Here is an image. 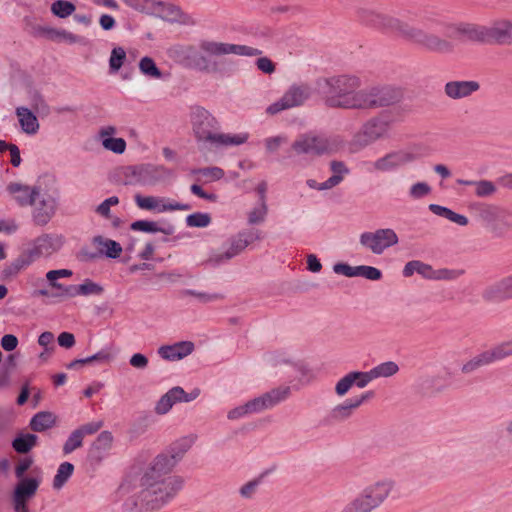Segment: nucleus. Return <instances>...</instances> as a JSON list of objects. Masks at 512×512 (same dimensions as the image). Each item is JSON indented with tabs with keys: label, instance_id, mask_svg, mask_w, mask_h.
I'll list each match as a JSON object with an SVG mask.
<instances>
[{
	"label": "nucleus",
	"instance_id": "nucleus-45",
	"mask_svg": "<svg viewBox=\"0 0 512 512\" xmlns=\"http://www.w3.org/2000/svg\"><path fill=\"white\" fill-rule=\"evenodd\" d=\"M375 379L387 378L395 375L399 371L398 365L393 361L381 363L372 368Z\"/></svg>",
	"mask_w": 512,
	"mask_h": 512
},
{
	"label": "nucleus",
	"instance_id": "nucleus-1",
	"mask_svg": "<svg viewBox=\"0 0 512 512\" xmlns=\"http://www.w3.org/2000/svg\"><path fill=\"white\" fill-rule=\"evenodd\" d=\"M196 436L181 437L158 454L143 470L139 483L123 502L124 512H154L169 503L184 486V478L172 474L191 449Z\"/></svg>",
	"mask_w": 512,
	"mask_h": 512
},
{
	"label": "nucleus",
	"instance_id": "nucleus-43",
	"mask_svg": "<svg viewBox=\"0 0 512 512\" xmlns=\"http://www.w3.org/2000/svg\"><path fill=\"white\" fill-rule=\"evenodd\" d=\"M139 70L146 77L153 79H161L163 74L157 67L155 61L148 56L143 57L139 62Z\"/></svg>",
	"mask_w": 512,
	"mask_h": 512
},
{
	"label": "nucleus",
	"instance_id": "nucleus-55",
	"mask_svg": "<svg viewBox=\"0 0 512 512\" xmlns=\"http://www.w3.org/2000/svg\"><path fill=\"white\" fill-rule=\"evenodd\" d=\"M102 145L105 149L116 154H122L126 149V141L123 138H104Z\"/></svg>",
	"mask_w": 512,
	"mask_h": 512
},
{
	"label": "nucleus",
	"instance_id": "nucleus-62",
	"mask_svg": "<svg viewBox=\"0 0 512 512\" xmlns=\"http://www.w3.org/2000/svg\"><path fill=\"white\" fill-rule=\"evenodd\" d=\"M119 203V198L117 196H111L107 199H105L101 204H99L96 209H95V212L97 214H99L100 216L106 218V219H109L111 214H110V209L112 206H115Z\"/></svg>",
	"mask_w": 512,
	"mask_h": 512
},
{
	"label": "nucleus",
	"instance_id": "nucleus-44",
	"mask_svg": "<svg viewBox=\"0 0 512 512\" xmlns=\"http://www.w3.org/2000/svg\"><path fill=\"white\" fill-rule=\"evenodd\" d=\"M76 7L73 3L65 0H56L51 5V12L59 18H66L73 14Z\"/></svg>",
	"mask_w": 512,
	"mask_h": 512
},
{
	"label": "nucleus",
	"instance_id": "nucleus-38",
	"mask_svg": "<svg viewBox=\"0 0 512 512\" xmlns=\"http://www.w3.org/2000/svg\"><path fill=\"white\" fill-rule=\"evenodd\" d=\"M489 365H491V362L486 350H484L466 361L461 367V372L463 374H471L478 369Z\"/></svg>",
	"mask_w": 512,
	"mask_h": 512
},
{
	"label": "nucleus",
	"instance_id": "nucleus-10",
	"mask_svg": "<svg viewBox=\"0 0 512 512\" xmlns=\"http://www.w3.org/2000/svg\"><path fill=\"white\" fill-rule=\"evenodd\" d=\"M311 96V88L308 84H294L283 96L266 108L270 115L278 114L284 110L303 105Z\"/></svg>",
	"mask_w": 512,
	"mask_h": 512
},
{
	"label": "nucleus",
	"instance_id": "nucleus-21",
	"mask_svg": "<svg viewBox=\"0 0 512 512\" xmlns=\"http://www.w3.org/2000/svg\"><path fill=\"white\" fill-rule=\"evenodd\" d=\"M42 483V471L40 468H34L30 471L29 478L17 480L13 490L23 496L33 499Z\"/></svg>",
	"mask_w": 512,
	"mask_h": 512
},
{
	"label": "nucleus",
	"instance_id": "nucleus-30",
	"mask_svg": "<svg viewBox=\"0 0 512 512\" xmlns=\"http://www.w3.org/2000/svg\"><path fill=\"white\" fill-rule=\"evenodd\" d=\"M131 230L141 231L146 233H163L165 235H172L175 231V228L171 224H167L165 226H159V224L155 221L148 220H138L131 224Z\"/></svg>",
	"mask_w": 512,
	"mask_h": 512
},
{
	"label": "nucleus",
	"instance_id": "nucleus-52",
	"mask_svg": "<svg viewBox=\"0 0 512 512\" xmlns=\"http://www.w3.org/2000/svg\"><path fill=\"white\" fill-rule=\"evenodd\" d=\"M136 205L140 209L154 211V208L157 207V202H162L161 197L155 196H142L140 194H136L134 197Z\"/></svg>",
	"mask_w": 512,
	"mask_h": 512
},
{
	"label": "nucleus",
	"instance_id": "nucleus-9",
	"mask_svg": "<svg viewBox=\"0 0 512 512\" xmlns=\"http://www.w3.org/2000/svg\"><path fill=\"white\" fill-rule=\"evenodd\" d=\"M389 123L381 117H372L367 120L356 132L350 142L352 152H358L379 139L387 136Z\"/></svg>",
	"mask_w": 512,
	"mask_h": 512
},
{
	"label": "nucleus",
	"instance_id": "nucleus-4",
	"mask_svg": "<svg viewBox=\"0 0 512 512\" xmlns=\"http://www.w3.org/2000/svg\"><path fill=\"white\" fill-rule=\"evenodd\" d=\"M190 117L192 129L198 142L220 147L241 145L248 139L247 134L230 135L219 133L217 119L204 107H192Z\"/></svg>",
	"mask_w": 512,
	"mask_h": 512
},
{
	"label": "nucleus",
	"instance_id": "nucleus-57",
	"mask_svg": "<svg viewBox=\"0 0 512 512\" xmlns=\"http://www.w3.org/2000/svg\"><path fill=\"white\" fill-rule=\"evenodd\" d=\"M347 507L351 512H373V507L368 504V502L361 496L359 493L355 498H353L348 504Z\"/></svg>",
	"mask_w": 512,
	"mask_h": 512
},
{
	"label": "nucleus",
	"instance_id": "nucleus-23",
	"mask_svg": "<svg viewBox=\"0 0 512 512\" xmlns=\"http://www.w3.org/2000/svg\"><path fill=\"white\" fill-rule=\"evenodd\" d=\"M512 35V23L508 19H499L487 26V43H508Z\"/></svg>",
	"mask_w": 512,
	"mask_h": 512
},
{
	"label": "nucleus",
	"instance_id": "nucleus-28",
	"mask_svg": "<svg viewBox=\"0 0 512 512\" xmlns=\"http://www.w3.org/2000/svg\"><path fill=\"white\" fill-rule=\"evenodd\" d=\"M182 393V387L176 386L171 388L158 400L155 406V412L158 415H164L168 413L175 403L180 402L179 396H181Z\"/></svg>",
	"mask_w": 512,
	"mask_h": 512
},
{
	"label": "nucleus",
	"instance_id": "nucleus-18",
	"mask_svg": "<svg viewBox=\"0 0 512 512\" xmlns=\"http://www.w3.org/2000/svg\"><path fill=\"white\" fill-rule=\"evenodd\" d=\"M33 206V221L38 226H45L49 223L57 210V199L50 194H42L39 190V198Z\"/></svg>",
	"mask_w": 512,
	"mask_h": 512
},
{
	"label": "nucleus",
	"instance_id": "nucleus-63",
	"mask_svg": "<svg viewBox=\"0 0 512 512\" xmlns=\"http://www.w3.org/2000/svg\"><path fill=\"white\" fill-rule=\"evenodd\" d=\"M357 276L364 277L369 280H379L382 277V273L379 269L372 266L360 265L356 266Z\"/></svg>",
	"mask_w": 512,
	"mask_h": 512
},
{
	"label": "nucleus",
	"instance_id": "nucleus-51",
	"mask_svg": "<svg viewBox=\"0 0 512 512\" xmlns=\"http://www.w3.org/2000/svg\"><path fill=\"white\" fill-rule=\"evenodd\" d=\"M463 269H439L433 270L431 279L436 280H456L464 274Z\"/></svg>",
	"mask_w": 512,
	"mask_h": 512
},
{
	"label": "nucleus",
	"instance_id": "nucleus-8",
	"mask_svg": "<svg viewBox=\"0 0 512 512\" xmlns=\"http://www.w3.org/2000/svg\"><path fill=\"white\" fill-rule=\"evenodd\" d=\"M290 395L289 386H279L263 393L262 395L247 401L245 404L231 409L227 418L229 420H237L250 414L263 412L271 409L279 403L285 401Z\"/></svg>",
	"mask_w": 512,
	"mask_h": 512
},
{
	"label": "nucleus",
	"instance_id": "nucleus-49",
	"mask_svg": "<svg viewBox=\"0 0 512 512\" xmlns=\"http://www.w3.org/2000/svg\"><path fill=\"white\" fill-rule=\"evenodd\" d=\"M211 223V216L208 213L196 212L186 217V224L189 227L204 228Z\"/></svg>",
	"mask_w": 512,
	"mask_h": 512
},
{
	"label": "nucleus",
	"instance_id": "nucleus-31",
	"mask_svg": "<svg viewBox=\"0 0 512 512\" xmlns=\"http://www.w3.org/2000/svg\"><path fill=\"white\" fill-rule=\"evenodd\" d=\"M330 170L333 172V175L323 182L322 188H333L339 185L343 181L344 176L349 174V169L343 161H331Z\"/></svg>",
	"mask_w": 512,
	"mask_h": 512
},
{
	"label": "nucleus",
	"instance_id": "nucleus-7",
	"mask_svg": "<svg viewBox=\"0 0 512 512\" xmlns=\"http://www.w3.org/2000/svg\"><path fill=\"white\" fill-rule=\"evenodd\" d=\"M401 89L392 85H374L358 90L356 110H375L394 105L402 99Z\"/></svg>",
	"mask_w": 512,
	"mask_h": 512
},
{
	"label": "nucleus",
	"instance_id": "nucleus-40",
	"mask_svg": "<svg viewBox=\"0 0 512 512\" xmlns=\"http://www.w3.org/2000/svg\"><path fill=\"white\" fill-rule=\"evenodd\" d=\"M359 19L366 25L380 28L384 13L372 8L363 7L358 10Z\"/></svg>",
	"mask_w": 512,
	"mask_h": 512
},
{
	"label": "nucleus",
	"instance_id": "nucleus-32",
	"mask_svg": "<svg viewBox=\"0 0 512 512\" xmlns=\"http://www.w3.org/2000/svg\"><path fill=\"white\" fill-rule=\"evenodd\" d=\"M56 416L49 411L36 413L30 420V428L35 432L45 431L55 425Z\"/></svg>",
	"mask_w": 512,
	"mask_h": 512
},
{
	"label": "nucleus",
	"instance_id": "nucleus-46",
	"mask_svg": "<svg viewBox=\"0 0 512 512\" xmlns=\"http://www.w3.org/2000/svg\"><path fill=\"white\" fill-rule=\"evenodd\" d=\"M161 199H162V202H157V207L154 208V211L157 213H163L166 211H176V210L187 211V210L191 209V205H189V204L179 203V202H176V201H173V200H170L167 198H163V197H161Z\"/></svg>",
	"mask_w": 512,
	"mask_h": 512
},
{
	"label": "nucleus",
	"instance_id": "nucleus-12",
	"mask_svg": "<svg viewBox=\"0 0 512 512\" xmlns=\"http://www.w3.org/2000/svg\"><path fill=\"white\" fill-rule=\"evenodd\" d=\"M65 243V237L57 233H44L34 239L32 247L27 250L28 261L31 263L40 257H50L60 251Z\"/></svg>",
	"mask_w": 512,
	"mask_h": 512
},
{
	"label": "nucleus",
	"instance_id": "nucleus-25",
	"mask_svg": "<svg viewBox=\"0 0 512 512\" xmlns=\"http://www.w3.org/2000/svg\"><path fill=\"white\" fill-rule=\"evenodd\" d=\"M193 349L194 344L192 342L185 341L170 346H161L158 349V354L165 360L176 361L191 354Z\"/></svg>",
	"mask_w": 512,
	"mask_h": 512
},
{
	"label": "nucleus",
	"instance_id": "nucleus-29",
	"mask_svg": "<svg viewBox=\"0 0 512 512\" xmlns=\"http://www.w3.org/2000/svg\"><path fill=\"white\" fill-rule=\"evenodd\" d=\"M357 409L352 399L349 398L334 406L329 412V418L333 422H344L350 419Z\"/></svg>",
	"mask_w": 512,
	"mask_h": 512
},
{
	"label": "nucleus",
	"instance_id": "nucleus-48",
	"mask_svg": "<svg viewBox=\"0 0 512 512\" xmlns=\"http://www.w3.org/2000/svg\"><path fill=\"white\" fill-rule=\"evenodd\" d=\"M31 500L20 493L11 492L10 501L14 512H30L29 503Z\"/></svg>",
	"mask_w": 512,
	"mask_h": 512
},
{
	"label": "nucleus",
	"instance_id": "nucleus-16",
	"mask_svg": "<svg viewBox=\"0 0 512 512\" xmlns=\"http://www.w3.org/2000/svg\"><path fill=\"white\" fill-rule=\"evenodd\" d=\"M416 160V155L407 150L391 151L372 163L375 172H392Z\"/></svg>",
	"mask_w": 512,
	"mask_h": 512
},
{
	"label": "nucleus",
	"instance_id": "nucleus-60",
	"mask_svg": "<svg viewBox=\"0 0 512 512\" xmlns=\"http://www.w3.org/2000/svg\"><path fill=\"white\" fill-rule=\"evenodd\" d=\"M159 6L162 7L161 11L168 20L176 22L181 21L183 12L178 6L168 3H159Z\"/></svg>",
	"mask_w": 512,
	"mask_h": 512
},
{
	"label": "nucleus",
	"instance_id": "nucleus-58",
	"mask_svg": "<svg viewBox=\"0 0 512 512\" xmlns=\"http://www.w3.org/2000/svg\"><path fill=\"white\" fill-rule=\"evenodd\" d=\"M33 465V459L30 457H25L20 459L14 469V474L17 480L27 479L29 475H26V472L31 469Z\"/></svg>",
	"mask_w": 512,
	"mask_h": 512
},
{
	"label": "nucleus",
	"instance_id": "nucleus-54",
	"mask_svg": "<svg viewBox=\"0 0 512 512\" xmlns=\"http://www.w3.org/2000/svg\"><path fill=\"white\" fill-rule=\"evenodd\" d=\"M82 442H83V438H82L80 432H78L77 429L74 430L63 445L64 454L65 455L70 454L77 448H80L82 446Z\"/></svg>",
	"mask_w": 512,
	"mask_h": 512
},
{
	"label": "nucleus",
	"instance_id": "nucleus-47",
	"mask_svg": "<svg viewBox=\"0 0 512 512\" xmlns=\"http://www.w3.org/2000/svg\"><path fill=\"white\" fill-rule=\"evenodd\" d=\"M126 59V52L122 47H115L111 51L110 59H109V68L110 71L115 73L118 72L119 69L124 64Z\"/></svg>",
	"mask_w": 512,
	"mask_h": 512
},
{
	"label": "nucleus",
	"instance_id": "nucleus-53",
	"mask_svg": "<svg viewBox=\"0 0 512 512\" xmlns=\"http://www.w3.org/2000/svg\"><path fill=\"white\" fill-rule=\"evenodd\" d=\"M48 39L50 40H64L69 43H77L81 41V38L66 30L52 29L48 31Z\"/></svg>",
	"mask_w": 512,
	"mask_h": 512
},
{
	"label": "nucleus",
	"instance_id": "nucleus-27",
	"mask_svg": "<svg viewBox=\"0 0 512 512\" xmlns=\"http://www.w3.org/2000/svg\"><path fill=\"white\" fill-rule=\"evenodd\" d=\"M16 115L18 117L22 130L29 135H34L39 130V122L37 117L26 107L16 108Z\"/></svg>",
	"mask_w": 512,
	"mask_h": 512
},
{
	"label": "nucleus",
	"instance_id": "nucleus-17",
	"mask_svg": "<svg viewBox=\"0 0 512 512\" xmlns=\"http://www.w3.org/2000/svg\"><path fill=\"white\" fill-rule=\"evenodd\" d=\"M394 487L392 479L384 478L366 486L360 494L376 510L390 497Z\"/></svg>",
	"mask_w": 512,
	"mask_h": 512
},
{
	"label": "nucleus",
	"instance_id": "nucleus-41",
	"mask_svg": "<svg viewBox=\"0 0 512 512\" xmlns=\"http://www.w3.org/2000/svg\"><path fill=\"white\" fill-rule=\"evenodd\" d=\"M493 215L495 216V221L491 224V232L496 237H502L509 229L508 214L494 209Z\"/></svg>",
	"mask_w": 512,
	"mask_h": 512
},
{
	"label": "nucleus",
	"instance_id": "nucleus-64",
	"mask_svg": "<svg viewBox=\"0 0 512 512\" xmlns=\"http://www.w3.org/2000/svg\"><path fill=\"white\" fill-rule=\"evenodd\" d=\"M354 385L351 372L342 377L335 385V393L338 396H344Z\"/></svg>",
	"mask_w": 512,
	"mask_h": 512
},
{
	"label": "nucleus",
	"instance_id": "nucleus-56",
	"mask_svg": "<svg viewBox=\"0 0 512 512\" xmlns=\"http://www.w3.org/2000/svg\"><path fill=\"white\" fill-rule=\"evenodd\" d=\"M351 376L354 385H356L358 388L366 387L372 380L375 379L372 369L366 372L352 371Z\"/></svg>",
	"mask_w": 512,
	"mask_h": 512
},
{
	"label": "nucleus",
	"instance_id": "nucleus-3",
	"mask_svg": "<svg viewBox=\"0 0 512 512\" xmlns=\"http://www.w3.org/2000/svg\"><path fill=\"white\" fill-rule=\"evenodd\" d=\"M360 86V79L350 75L322 78L317 82L319 93L331 108L354 109Z\"/></svg>",
	"mask_w": 512,
	"mask_h": 512
},
{
	"label": "nucleus",
	"instance_id": "nucleus-14",
	"mask_svg": "<svg viewBox=\"0 0 512 512\" xmlns=\"http://www.w3.org/2000/svg\"><path fill=\"white\" fill-rule=\"evenodd\" d=\"M127 176L130 177L131 184L142 186H153L161 180L170 176V171L163 166L143 164L127 168Z\"/></svg>",
	"mask_w": 512,
	"mask_h": 512
},
{
	"label": "nucleus",
	"instance_id": "nucleus-6",
	"mask_svg": "<svg viewBox=\"0 0 512 512\" xmlns=\"http://www.w3.org/2000/svg\"><path fill=\"white\" fill-rule=\"evenodd\" d=\"M344 141L339 136H325L312 132L300 134L291 144L294 156L317 157L332 154L343 147Z\"/></svg>",
	"mask_w": 512,
	"mask_h": 512
},
{
	"label": "nucleus",
	"instance_id": "nucleus-26",
	"mask_svg": "<svg viewBox=\"0 0 512 512\" xmlns=\"http://www.w3.org/2000/svg\"><path fill=\"white\" fill-rule=\"evenodd\" d=\"M103 292V287L99 284L91 281L90 279H86L80 285H68L67 288L64 289V294L66 297H75L78 295H100Z\"/></svg>",
	"mask_w": 512,
	"mask_h": 512
},
{
	"label": "nucleus",
	"instance_id": "nucleus-24",
	"mask_svg": "<svg viewBox=\"0 0 512 512\" xmlns=\"http://www.w3.org/2000/svg\"><path fill=\"white\" fill-rule=\"evenodd\" d=\"M512 290V278L506 277L501 281L489 286L483 292V298L491 302H500L508 299Z\"/></svg>",
	"mask_w": 512,
	"mask_h": 512
},
{
	"label": "nucleus",
	"instance_id": "nucleus-61",
	"mask_svg": "<svg viewBox=\"0 0 512 512\" xmlns=\"http://www.w3.org/2000/svg\"><path fill=\"white\" fill-rule=\"evenodd\" d=\"M431 187L426 182H417L409 189V196L412 199H421L430 194Z\"/></svg>",
	"mask_w": 512,
	"mask_h": 512
},
{
	"label": "nucleus",
	"instance_id": "nucleus-11",
	"mask_svg": "<svg viewBox=\"0 0 512 512\" xmlns=\"http://www.w3.org/2000/svg\"><path fill=\"white\" fill-rule=\"evenodd\" d=\"M261 238V231L258 229L250 228L241 230L230 239V246L225 252L211 256L208 261L213 264H219L223 261L230 260L243 252L245 248L254 241H258Z\"/></svg>",
	"mask_w": 512,
	"mask_h": 512
},
{
	"label": "nucleus",
	"instance_id": "nucleus-15",
	"mask_svg": "<svg viewBox=\"0 0 512 512\" xmlns=\"http://www.w3.org/2000/svg\"><path fill=\"white\" fill-rule=\"evenodd\" d=\"M92 243L96 247V251L93 252L83 247L78 255L81 261H91L103 256L115 259L120 257L122 253L121 245L114 240L102 236H95L92 239Z\"/></svg>",
	"mask_w": 512,
	"mask_h": 512
},
{
	"label": "nucleus",
	"instance_id": "nucleus-20",
	"mask_svg": "<svg viewBox=\"0 0 512 512\" xmlns=\"http://www.w3.org/2000/svg\"><path fill=\"white\" fill-rule=\"evenodd\" d=\"M455 38L477 43H487V26L461 22L451 27Z\"/></svg>",
	"mask_w": 512,
	"mask_h": 512
},
{
	"label": "nucleus",
	"instance_id": "nucleus-34",
	"mask_svg": "<svg viewBox=\"0 0 512 512\" xmlns=\"http://www.w3.org/2000/svg\"><path fill=\"white\" fill-rule=\"evenodd\" d=\"M113 441V436L108 431L101 432L97 439L93 442L91 449H90V455L93 458L101 459L102 453L109 450Z\"/></svg>",
	"mask_w": 512,
	"mask_h": 512
},
{
	"label": "nucleus",
	"instance_id": "nucleus-2",
	"mask_svg": "<svg viewBox=\"0 0 512 512\" xmlns=\"http://www.w3.org/2000/svg\"><path fill=\"white\" fill-rule=\"evenodd\" d=\"M254 57L262 51L247 45L221 42L216 40H200L198 46L175 45L169 50L170 57L182 66L202 73L220 72L219 62L212 58L226 55Z\"/></svg>",
	"mask_w": 512,
	"mask_h": 512
},
{
	"label": "nucleus",
	"instance_id": "nucleus-42",
	"mask_svg": "<svg viewBox=\"0 0 512 512\" xmlns=\"http://www.w3.org/2000/svg\"><path fill=\"white\" fill-rule=\"evenodd\" d=\"M74 471L73 464L69 462H63L59 465L57 469V473L53 479V488L60 489L64 486V484L68 481V479L72 476Z\"/></svg>",
	"mask_w": 512,
	"mask_h": 512
},
{
	"label": "nucleus",
	"instance_id": "nucleus-36",
	"mask_svg": "<svg viewBox=\"0 0 512 512\" xmlns=\"http://www.w3.org/2000/svg\"><path fill=\"white\" fill-rule=\"evenodd\" d=\"M491 364L500 362L512 355V342L503 341L486 350Z\"/></svg>",
	"mask_w": 512,
	"mask_h": 512
},
{
	"label": "nucleus",
	"instance_id": "nucleus-39",
	"mask_svg": "<svg viewBox=\"0 0 512 512\" xmlns=\"http://www.w3.org/2000/svg\"><path fill=\"white\" fill-rule=\"evenodd\" d=\"M415 272L422 275L425 278L431 279L433 269L430 265L423 263L418 260L408 262L403 269V275L405 277L412 276Z\"/></svg>",
	"mask_w": 512,
	"mask_h": 512
},
{
	"label": "nucleus",
	"instance_id": "nucleus-19",
	"mask_svg": "<svg viewBox=\"0 0 512 512\" xmlns=\"http://www.w3.org/2000/svg\"><path fill=\"white\" fill-rule=\"evenodd\" d=\"M38 186H29L18 182H11L7 185L6 191L10 198L20 207L32 206L39 198Z\"/></svg>",
	"mask_w": 512,
	"mask_h": 512
},
{
	"label": "nucleus",
	"instance_id": "nucleus-13",
	"mask_svg": "<svg viewBox=\"0 0 512 512\" xmlns=\"http://www.w3.org/2000/svg\"><path fill=\"white\" fill-rule=\"evenodd\" d=\"M360 244L376 255H381L386 249L396 245L398 235L391 228L377 229L374 232H364L359 238Z\"/></svg>",
	"mask_w": 512,
	"mask_h": 512
},
{
	"label": "nucleus",
	"instance_id": "nucleus-59",
	"mask_svg": "<svg viewBox=\"0 0 512 512\" xmlns=\"http://www.w3.org/2000/svg\"><path fill=\"white\" fill-rule=\"evenodd\" d=\"M475 194L478 197H488L495 193L496 187L493 182L488 180L475 181Z\"/></svg>",
	"mask_w": 512,
	"mask_h": 512
},
{
	"label": "nucleus",
	"instance_id": "nucleus-22",
	"mask_svg": "<svg viewBox=\"0 0 512 512\" xmlns=\"http://www.w3.org/2000/svg\"><path fill=\"white\" fill-rule=\"evenodd\" d=\"M480 85L477 81H449L444 86V92L447 97L458 100L469 97L478 91Z\"/></svg>",
	"mask_w": 512,
	"mask_h": 512
},
{
	"label": "nucleus",
	"instance_id": "nucleus-50",
	"mask_svg": "<svg viewBox=\"0 0 512 512\" xmlns=\"http://www.w3.org/2000/svg\"><path fill=\"white\" fill-rule=\"evenodd\" d=\"M268 213V206L267 205H261L254 207L251 211L247 214V221L249 225H258L265 221L266 216Z\"/></svg>",
	"mask_w": 512,
	"mask_h": 512
},
{
	"label": "nucleus",
	"instance_id": "nucleus-37",
	"mask_svg": "<svg viewBox=\"0 0 512 512\" xmlns=\"http://www.w3.org/2000/svg\"><path fill=\"white\" fill-rule=\"evenodd\" d=\"M38 437L31 433H20L12 442L13 449L21 454L28 453L36 444Z\"/></svg>",
	"mask_w": 512,
	"mask_h": 512
},
{
	"label": "nucleus",
	"instance_id": "nucleus-35",
	"mask_svg": "<svg viewBox=\"0 0 512 512\" xmlns=\"http://www.w3.org/2000/svg\"><path fill=\"white\" fill-rule=\"evenodd\" d=\"M429 210L435 215L444 217L460 226H466L469 223V220L466 216L458 214L451 209L438 204H430Z\"/></svg>",
	"mask_w": 512,
	"mask_h": 512
},
{
	"label": "nucleus",
	"instance_id": "nucleus-33",
	"mask_svg": "<svg viewBox=\"0 0 512 512\" xmlns=\"http://www.w3.org/2000/svg\"><path fill=\"white\" fill-rule=\"evenodd\" d=\"M438 376H425L418 379L416 389L422 395L430 396L440 393L444 390L443 386L438 385Z\"/></svg>",
	"mask_w": 512,
	"mask_h": 512
},
{
	"label": "nucleus",
	"instance_id": "nucleus-5",
	"mask_svg": "<svg viewBox=\"0 0 512 512\" xmlns=\"http://www.w3.org/2000/svg\"><path fill=\"white\" fill-rule=\"evenodd\" d=\"M380 29L395 32L430 52L450 54L454 51V45L452 42L441 38L436 34L428 33L420 28L410 26L409 24L388 14L383 15Z\"/></svg>",
	"mask_w": 512,
	"mask_h": 512
}]
</instances>
